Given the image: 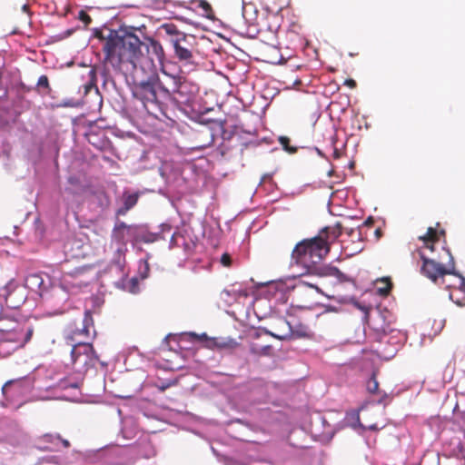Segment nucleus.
Here are the masks:
<instances>
[{
  "instance_id": "1",
  "label": "nucleus",
  "mask_w": 465,
  "mask_h": 465,
  "mask_svg": "<svg viewBox=\"0 0 465 465\" xmlns=\"http://www.w3.org/2000/svg\"><path fill=\"white\" fill-rule=\"evenodd\" d=\"M95 35L104 41L105 59L100 77L105 89H115V78L127 74H133L134 84L140 80V69L136 67L135 60L143 54V50L152 64L154 60L161 63L164 56L161 44L153 38L144 37L140 28L125 25L117 30L104 27L96 31Z\"/></svg>"
},
{
  "instance_id": "2",
  "label": "nucleus",
  "mask_w": 465,
  "mask_h": 465,
  "mask_svg": "<svg viewBox=\"0 0 465 465\" xmlns=\"http://www.w3.org/2000/svg\"><path fill=\"white\" fill-rule=\"evenodd\" d=\"M161 80L153 70L142 80H137L133 89L134 95L141 101L149 114L158 117L163 113L165 103L173 101L177 104L193 109L199 93L198 85L181 74L163 70Z\"/></svg>"
},
{
  "instance_id": "3",
  "label": "nucleus",
  "mask_w": 465,
  "mask_h": 465,
  "mask_svg": "<svg viewBox=\"0 0 465 465\" xmlns=\"http://www.w3.org/2000/svg\"><path fill=\"white\" fill-rule=\"evenodd\" d=\"M330 247L322 236L303 240L299 242L292 253V266L304 268L306 272L320 277H334L338 282H352V279L330 264H322Z\"/></svg>"
},
{
  "instance_id": "4",
  "label": "nucleus",
  "mask_w": 465,
  "mask_h": 465,
  "mask_svg": "<svg viewBox=\"0 0 465 465\" xmlns=\"http://www.w3.org/2000/svg\"><path fill=\"white\" fill-rule=\"evenodd\" d=\"M22 285L26 287L27 292L29 290L38 294L44 300L46 307L55 306V308L46 312L48 315L54 316L64 312V302L67 300L68 294L60 287H52L49 290L51 279L47 274L43 272L30 273L25 277Z\"/></svg>"
},
{
  "instance_id": "5",
  "label": "nucleus",
  "mask_w": 465,
  "mask_h": 465,
  "mask_svg": "<svg viewBox=\"0 0 465 465\" xmlns=\"http://www.w3.org/2000/svg\"><path fill=\"white\" fill-rule=\"evenodd\" d=\"M159 232H150L144 225H127L122 221H117L113 236L118 242L134 241L135 242H143L145 243L154 242L160 239H164V233L170 232L172 226L168 223H162Z\"/></svg>"
},
{
  "instance_id": "6",
  "label": "nucleus",
  "mask_w": 465,
  "mask_h": 465,
  "mask_svg": "<svg viewBox=\"0 0 465 465\" xmlns=\"http://www.w3.org/2000/svg\"><path fill=\"white\" fill-rule=\"evenodd\" d=\"M421 259L422 266L420 272L424 276L436 284L444 285L447 289H459V285L453 276L460 273L454 270L452 256H450V264L446 266L433 259L426 258L423 254H421Z\"/></svg>"
},
{
  "instance_id": "7",
  "label": "nucleus",
  "mask_w": 465,
  "mask_h": 465,
  "mask_svg": "<svg viewBox=\"0 0 465 465\" xmlns=\"http://www.w3.org/2000/svg\"><path fill=\"white\" fill-rule=\"evenodd\" d=\"M34 334L31 325H24L12 331H5L0 336V356L7 357L17 349L29 342Z\"/></svg>"
},
{
  "instance_id": "8",
  "label": "nucleus",
  "mask_w": 465,
  "mask_h": 465,
  "mask_svg": "<svg viewBox=\"0 0 465 465\" xmlns=\"http://www.w3.org/2000/svg\"><path fill=\"white\" fill-rule=\"evenodd\" d=\"M97 361L98 357L90 342L80 340L72 344L71 364L75 372L85 373L90 368L94 367Z\"/></svg>"
},
{
  "instance_id": "9",
  "label": "nucleus",
  "mask_w": 465,
  "mask_h": 465,
  "mask_svg": "<svg viewBox=\"0 0 465 465\" xmlns=\"http://www.w3.org/2000/svg\"><path fill=\"white\" fill-rule=\"evenodd\" d=\"M27 295L26 287L15 280H11L6 283L3 293L7 305L13 309H17L23 305L27 299Z\"/></svg>"
},
{
  "instance_id": "10",
  "label": "nucleus",
  "mask_w": 465,
  "mask_h": 465,
  "mask_svg": "<svg viewBox=\"0 0 465 465\" xmlns=\"http://www.w3.org/2000/svg\"><path fill=\"white\" fill-rule=\"evenodd\" d=\"M91 332H95L94 329V321L92 313L89 311H86L82 320V327H75V329L72 330L70 335L67 336V339L72 341H75L76 343L80 340L84 341V339L90 338Z\"/></svg>"
},
{
  "instance_id": "11",
  "label": "nucleus",
  "mask_w": 465,
  "mask_h": 465,
  "mask_svg": "<svg viewBox=\"0 0 465 465\" xmlns=\"http://www.w3.org/2000/svg\"><path fill=\"white\" fill-rule=\"evenodd\" d=\"M189 337L193 342H204L209 349H223L228 348L232 343V340L226 341L222 338H209L206 333L197 334L195 332H188L183 334Z\"/></svg>"
},
{
  "instance_id": "12",
  "label": "nucleus",
  "mask_w": 465,
  "mask_h": 465,
  "mask_svg": "<svg viewBox=\"0 0 465 465\" xmlns=\"http://www.w3.org/2000/svg\"><path fill=\"white\" fill-rule=\"evenodd\" d=\"M257 15L258 10L256 6L252 3H246L245 0H242V18L246 25H248L249 33L258 32L255 28Z\"/></svg>"
},
{
  "instance_id": "13",
  "label": "nucleus",
  "mask_w": 465,
  "mask_h": 465,
  "mask_svg": "<svg viewBox=\"0 0 465 465\" xmlns=\"http://www.w3.org/2000/svg\"><path fill=\"white\" fill-rule=\"evenodd\" d=\"M170 43L174 50L176 58L179 59L180 62L187 66H193L194 64L191 48L188 46H181V43L177 42V40H170Z\"/></svg>"
},
{
  "instance_id": "14",
  "label": "nucleus",
  "mask_w": 465,
  "mask_h": 465,
  "mask_svg": "<svg viewBox=\"0 0 465 465\" xmlns=\"http://www.w3.org/2000/svg\"><path fill=\"white\" fill-rule=\"evenodd\" d=\"M456 280L459 289L452 290L450 292V299L459 306L465 305V277L460 274L453 276Z\"/></svg>"
},
{
  "instance_id": "15",
  "label": "nucleus",
  "mask_w": 465,
  "mask_h": 465,
  "mask_svg": "<svg viewBox=\"0 0 465 465\" xmlns=\"http://www.w3.org/2000/svg\"><path fill=\"white\" fill-rule=\"evenodd\" d=\"M194 243L193 242H188L184 235L179 232H175L172 234L170 241V248L173 247H183L186 253L190 252L193 249Z\"/></svg>"
},
{
  "instance_id": "16",
  "label": "nucleus",
  "mask_w": 465,
  "mask_h": 465,
  "mask_svg": "<svg viewBox=\"0 0 465 465\" xmlns=\"http://www.w3.org/2000/svg\"><path fill=\"white\" fill-rule=\"evenodd\" d=\"M125 264L124 251L123 246H119L110 263V270L117 272H123Z\"/></svg>"
},
{
  "instance_id": "17",
  "label": "nucleus",
  "mask_w": 465,
  "mask_h": 465,
  "mask_svg": "<svg viewBox=\"0 0 465 465\" xmlns=\"http://www.w3.org/2000/svg\"><path fill=\"white\" fill-rule=\"evenodd\" d=\"M138 197L139 195L136 193L133 194H124L123 197L124 205L117 210L116 213L118 215H124L127 211L136 204Z\"/></svg>"
},
{
  "instance_id": "18",
  "label": "nucleus",
  "mask_w": 465,
  "mask_h": 465,
  "mask_svg": "<svg viewBox=\"0 0 465 465\" xmlns=\"http://www.w3.org/2000/svg\"><path fill=\"white\" fill-rule=\"evenodd\" d=\"M95 81H96V73L94 69H90L88 72V80L83 85L84 88V94L90 93L92 90H94L95 92V94H98V87L95 84Z\"/></svg>"
},
{
  "instance_id": "19",
  "label": "nucleus",
  "mask_w": 465,
  "mask_h": 465,
  "mask_svg": "<svg viewBox=\"0 0 465 465\" xmlns=\"http://www.w3.org/2000/svg\"><path fill=\"white\" fill-rule=\"evenodd\" d=\"M376 284V291L380 295L386 296L389 294L391 284L388 279H379Z\"/></svg>"
},
{
  "instance_id": "20",
  "label": "nucleus",
  "mask_w": 465,
  "mask_h": 465,
  "mask_svg": "<svg viewBox=\"0 0 465 465\" xmlns=\"http://www.w3.org/2000/svg\"><path fill=\"white\" fill-rule=\"evenodd\" d=\"M36 88L38 89V92L42 94H47L51 91L49 86V81L48 77L46 75H41L38 78Z\"/></svg>"
},
{
  "instance_id": "21",
  "label": "nucleus",
  "mask_w": 465,
  "mask_h": 465,
  "mask_svg": "<svg viewBox=\"0 0 465 465\" xmlns=\"http://www.w3.org/2000/svg\"><path fill=\"white\" fill-rule=\"evenodd\" d=\"M366 389L370 393H381L379 391V382L376 379L375 373L373 372L370 379L366 382Z\"/></svg>"
},
{
  "instance_id": "22",
  "label": "nucleus",
  "mask_w": 465,
  "mask_h": 465,
  "mask_svg": "<svg viewBox=\"0 0 465 465\" xmlns=\"http://www.w3.org/2000/svg\"><path fill=\"white\" fill-rule=\"evenodd\" d=\"M124 289L131 293H138L140 292L139 280L137 277L131 278L124 285Z\"/></svg>"
},
{
  "instance_id": "23",
  "label": "nucleus",
  "mask_w": 465,
  "mask_h": 465,
  "mask_svg": "<svg viewBox=\"0 0 465 465\" xmlns=\"http://www.w3.org/2000/svg\"><path fill=\"white\" fill-rule=\"evenodd\" d=\"M149 264L147 260L141 259L138 265V275L139 277L143 280L146 279L149 275Z\"/></svg>"
},
{
  "instance_id": "24",
  "label": "nucleus",
  "mask_w": 465,
  "mask_h": 465,
  "mask_svg": "<svg viewBox=\"0 0 465 465\" xmlns=\"http://www.w3.org/2000/svg\"><path fill=\"white\" fill-rule=\"evenodd\" d=\"M160 174L161 176L165 180L167 183H170L172 182V175L169 173V171H171V164L170 163H163L160 169Z\"/></svg>"
},
{
  "instance_id": "25",
  "label": "nucleus",
  "mask_w": 465,
  "mask_h": 465,
  "mask_svg": "<svg viewBox=\"0 0 465 465\" xmlns=\"http://www.w3.org/2000/svg\"><path fill=\"white\" fill-rule=\"evenodd\" d=\"M18 382L10 381H7L2 388L3 394L6 397L12 394V391L17 386Z\"/></svg>"
},
{
  "instance_id": "26",
  "label": "nucleus",
  "mask_w": 465,
  "mask_h": 465,
  "mask_svg": "<svg viewBox=\"0 0 465 465\" xmlns=\"http://www.w3.org/2000/svg\"><path fill=\"white\" fill-rule=\"evenodd\" d=\"M163 27L166 34L170 35V38H175L177 35H183V33L178 32L176 26L173 25H164Z\"/></svg>"
},
{
  "instance_id": "27",
  "label": "nucleus",
  "mask_w": 465,
  "mask_h": 465,
  "mask_svg": "<svg viewBox=\"0 0 465 465\" xmlns=\"http://www.w3.org/2000/svg\"><path fill=\"white\" fill-rule=\"evenodd\" d=\"M304 286H308L310 288H313L315 289L318 292L323 294L322 291L315 284V283H312V282H306L302 279H300L298 281V282L296 283L295 287L296 288H302Z\"/></svg>"
},
{
  "instance_id": "28",
  "label": "nucleus",
  "mask_w": 465,
  "mask_h": 465,
  "mask_svg": "<svg viewBox=\"0 0 465 465\" xmlns=\"http://www.w3.org/2000/svg\"><path fill=\"white\" fill-rule=\"evenodd\" d=\"M193 39V36H187L186 35H177L175 38H170V40H177V42L181 43V46H188L191 47V44L188 39Z\"/></svg>"
},
{
  "instance_id": "29",
  "label": "nucleus",
  "mask_w": 465,
  "mask_h": 465,
  "mask_svg": "<svg viewBox=\"0 0 465 465\" xmlns=\"http://www.w3.org/2000/svg\"><path fill=\"white\" fill-rule=\"evenodd\" d=\"M223 294H226L228 296H231L232 294L233 295V298L236 300L238 296H244L246 297L247 296V292L245 291H242V290H235V289H232V290H224L223 291Z\"/></svg>"
},
{
  "instance_id": "30",
  "label": "nucleus",
  "mask_w": 465,
  "mask_h": 465,
  "mask_svg": "<svg viewBox=\"0 0 465 465\" xmlns=\"http://www.w3.org/2000/svg\"><path fill=\"white\" fill-rule=\"evenodd\" d=\"M220 262L225 267H230L232 264V255L228 252H224L220 258Z\"/></svg>"
},
{
  "instance_id": "31",
  "label": "nucleus",
  "mask_w": 465,
  "mask_h": 465,
  "mask_svg": "<svg viewBox=\"0 0 465 465\" xmlns=\"http://www.w3.org/2000/svg\"><path fill=\"white\" fill-rule=\"evenodd\" d=\"M198 6L203 9V11L204 13L203 15L206 17H210V13L212 12V8H211V5L206 1H203V0L199 1Z\"/></svg>"
},
{
  "instance_id": "32",
  "label": "nucleus",
  "mask_w": 465,
  "mask_h": 465,
  "mask_svg": "<svg viewBox=\"0 0 465 465\" xmlns=\"http://www.w3.org/2000/svg\"><path fill=\"white\" fill-rule=\"evenodd\" d=\"M77 103L74 99H64L58 104L60 107H75Z\"/></svg>"
},
{
  "instance_id": "33",
  "label": "nucleus",
  "mask_w": 465,
  "mask_h": 465,
  "mask_svg": "<svg viewBox=\"0 0 465 465\" xmlns=\"http://www.w3.org/2000/svg\"><path fill=\"white\" fill-rule=\"evenodd\" d=\"M381 397L380 399L377 401V403L378 404H382V405H387L390 401V396L389 394H387L385 391H381Z\"/></svg>"
},
{
  "instance_id": "34",
  "label": "nucleus",
  "mask_w": 465,
  "mask_h": 465,
  "mask_svg": "<svg viewBox=\"0 0 465 465\" xmlns=\"http://www.w3.org/2000/svg\"><path fill=\"white\" fill-rule=\"evenodd\" d=\"M434 237H435V232H434L433 229L432 228H429L427 234L422 236V237H420V238L427 242L433 241Z\"/></svg>"
},
{
  "instance_id": "35",
  "label": "nucleus",
  "mask_w": 465,
  "mask_h": 465,
  "mask_svg": "<svg viewBox=\"0 0 465 465\" xmlns=\"http://www.w3.org/2000/svg\"><path fill=\"white\" fill-rule=\"evenodd\" d=\"M272 174H271V173H265V174L262 177L261 182H260V184H262V183H265V182H267V181H269V182H271V183H272Z\"/></svg>"
},
{
  "instance_id": "36",
  "label": "nucleus",
  "mask_w": 465,
  "mask_h": 465,
  "mask_svg": "<svg viewBox=\"0 0 465 465\" xmlns=\"http://www.w3.org/2000/svg\"><path fill=\"white\" fill-rule=\"evenodd\" d=\"M55 439L61 442L64 448H67L69 446V441L67 440H62L59 436L55 437Z\"/></svg>"
},
{
  "instance_id": "37",
  "label": "nucleus",
  "mask_w": 465,
  "mask_h": 465,
  "mask_svg": "<svg viewBox=\"0 0 465 465\" xmlns=\"http://www.w3.org/2000/svg\"><path fill=\"white\" fill-rule=\"evenodd\" d=\"M337 312V309L335 307H333V306L327 305L325 307V310H324L323 313L324 312Z\"/></svg>"
},
{
  "instance_id": "38",
  "label": "nucleus",
  "mask_w": 465,
  "mask_h": 465,
  "mask_svg": "<svg viewBox=\"0 0 465 465\" xmlns=\"http://www.w3.org/2000/svg\"><path fill=\"white\" fill-rule=\"evenodd\" d=\"M345 84L351 86V87H354L356 85V83L354 80L352 79H349V80H346L345 81Z\"/></svg>"
},
{
  "instance_id": "39",
  "label": "nucleus",
  "mask_w": 465,
  "mask_h": 465,
  "mask_svg": "<svg viewBox=\"0 0 465 465\" xmlns=\"http://www.w3.org/2000/svg\"><path fill=\"white\" fill-rule=\"evenodd\" d=\"M329 230H331V231H332V234H333V235H332V239H333V240H334V239H336V238L338 237V235H339V232H337L335 229H330V228H326V229L324 230V232H327V231H329Z\"/></svg>"
},
{
  "instance_id": "40",
  "label": "nucleus",
  "mask_w": 465,
  "mask_h": 465,
  "mask_svg": "<svg viewBox=\"0 0 465 465\" xmlns=\"http://www.w3.org/2000/svg\"><path fill=\"white\" fill-rule=\"evenodd\" d=\"M0 100L5 99L7 95V91L5 89H0Z\"/></svg>"
},
{
  "instance_id": "41",
  "label": "nucleus",
  "mask_w": 465,
  "mask_h": 465,
  "mask_svg": "<svg viewBox=\"0 0 465 465\" xmlns=\"http://www.w3.org/2000/svg\"><path fill=\"white\" fill-rule=\"evenodd\" d=\"M444 322H445V320L440 321V322H439V325H437L438 332H439V331H440L442 330V328H443V326H444Z\"/></svg>"
},
{
  "instance_id": "42",
  "label": "nucleus",
  "mask_w": 465,
  "mask_h": 465,
  "mask_svg": "<svg viewBox=\"0 0 465 465\" xmlns=\"http://www.w3.org/2000/svg\"><path fill=\"white\" fill-rule=\"evenodd\" d=\"M22 9H23L24 12H27L28 11V5H24Z\"/></svg>"
},
{
  "instance_id": "43",
  "label": "nucleus",
  "mask_w": 465,
  "mask_h": 465,
  "mask_svg": "<svg viewBox=\"0 0 465 465\" xmlns=\"http://www.w3.org/2000/svg\"><path fill=\"white\" fill-rule=\"evenodd\" d=\"M371 223V218H369L367 221H365L366 224H369Z\"/></svg>"
},
{
  "instance_id": "44",
  "label": "nucleus",
  "mask_w": 465,
  "mask_h": 465,
  "mask_svg": "<svg viewBox=\"0 0 465 465\" xmlns=\"http://www.w3.org/2000/svg\"><path fill=\"white\" fill-rule=\"evenodd\" d=\"M302 269H303L304 271H306L304 268H302ZM304 273H306V272H302V275H304ZM307 274H309V273L307 272Z\"/></svg>"
},
{
  "instance_id": "45",
  "label": "nucleus",
  "mask_w": 465,
  "mask_h": 465,
  "mask_svg": "<svg viewBox=\"0 0 465 465\" xmlns=\"http://www.w3.org/2000/svg\"><path fill=\"white\" fill-rule=\"evenodd\" d=\"M317 152H318V153H319L320 155H322V153H321V151H320L319 149H317Z\"/></svg>"
}]
</instances>
